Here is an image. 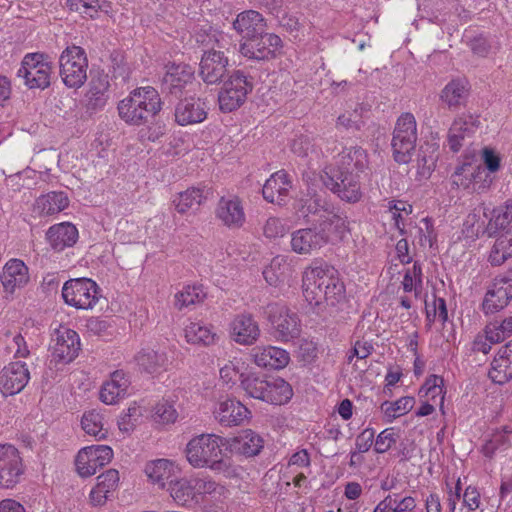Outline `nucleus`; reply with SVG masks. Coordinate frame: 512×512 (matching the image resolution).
Returning <instances> with one entry per match:
<instances>
[{
    "mask_svg": "<svg viewBox=\"0 0 512 512\" xmlns=\"http://www.w3.org/2000/svg\"><path fill=\"white\" fill-rule=\"evenodd\" d=\"M303 296L311 305L326 304L331 309H338L346 302L344 283L339 278L338 271L328 265L310 266L302 277Z\"/></svg>",
    "mask_w": 512,
    "mask_h": 512,
    "instance_id": "f257e3e1",
    "label": "nucleus"
},
{
    "mask_svg": "<svg viewBox=\"0 0 512 512\" xmlns=\"http://www.w3.org/2000/svg\"><path fill=\"white\" fill-rule=\"evenodd\" d=\"M322 223L294 231L291 235L292 251L307 255L321 249L328 243L342 241L349 232L348 222L341 215H324Z\"/></svg>",
    "mask_w": 512,
    "mask_h": 512,
    "instance_id": "f03ea898",
    "label": "nucleus"
},
{
    "mask_svg": "<svg viewBox=\"0 0 512 512\" xmlns=\"http://www.w3.org/2000/svg\"><path fill=\"white\" fill-rule=\"evenodd\" d=\"M161 106V98L155 88L139 87L119 102L118 113L126 123L139 126L154 118Z\"/></svg>",
    "mask_w": 512,
    "mask_h": 512,
    "instance_id": "7ed1b4c3",
    "label": "nucleus"
},
{
    "mask_svg": "<svg viewBox=\"0 0 512 512\" xmlns=\"http://www.w3.org/2000/svg\"><path fill=\"white\" fill-rule=\"evenodd\" d=\"M227 440L216 434H201L193 437L186 445V458L194 468L209 467L214 471L227 469L223 461L222 447Z\"/></svg>",
    "mask_w": 512,
    "mask_h": 512,
    "instance_id": "20e7f679",
    "label": "nucleus"
},
{
    "mask_svg": "<svg viewBox=\"0 0 512 512\" xmlns=\"http://www.w3.org/2000/svg\"><path fill=\"white\" fill-rule=\"evenodd\" d=\"M253 89V78L243 70H234L224 81L218 95L219 108L224 113L238 109Z\"/></svg>",
    "mask_w": 512,
    "mask_h": 512,
    "instance_id": "39448f33",
    "label": "nucleus"
},
{
    "mask_svg": "<svg viewBox=\"0 0 512 512\" xmlns=\"http://www.w3.org/2000/svg\"><path fill=\"white\" fill-rule=\"evenodd\" d=\"M417 141V125L411 113L402 114L395 125L391 146L396 162L406 164L411 160Z\"/></svg>",
    "mask_w": 512,
    "mask_h": 512,
    "instance_id": "423d86ee",
    "label": "nucleus"
},
{
    "mask_svg": "<svg viewBox=\"0 0 512 512\" xmlns=\"http://www.w3.org/2000/svg\"><path fill=\"white\" fill-rule=\"evenodd\" d=\"M88 60L80 46L67 47L59 58L60 75L69 88H78L87 79Z\"/></svg>",
    "mask_w": 512,
    "mask_h": 512,
    "instance_id": "0eeeda50",
    "label": "nucleus"
},
{
    "mask_svg": "<svg viewBox=\"0 0 512 512\" xmlns=\"http://www.w3.org/2000/svg\"><path fill=\"white\" fill-rule=\"evenodd\" d=\"M321 179L323 184L342 200L354 203L361 198L358 173L330 166L323 171Z\"/></svg>",
    "mask_w": 512,
    "mask_h": 512,
    "instance_id": "6e6552de",
    "label": "nucleus"
},
{
    "mask_svg": "<svg viewBox=\"0 0 512 512\" xmlns=\"http://www.w3.org/2000/svg\"><path fill=\"white\" fill-rule=\"evenodd\" d=\"M62 297L66 304L77 309H92L100 297V291L92 279L76 278L64 283Z\"/></svg>",
    "mask_w": 512,
    "mask_h": 512,
    "instance_id": "1a4fd4ad",
    "label": "nucleus"
},
{
    "mask_svg": "<svg viewBox=\"0 0 512 512\" xmlns=\"http://www.w3.org/2000/svg\"><path fill=\"white\" fill-rule=\"evenodd\" d=\"M265 315L276 339L287 342L300 335V320L285 305L270 303L265 308Z\"/></svg>",
    "mask_w": 512,
    "mask_h": 512,
    "instance_id": "9d476101",
    "label": "nucleus"
},
{
    "mask_svg": "<svg viewBox=\"0 0 512 512\" xmlns=\"http://www.w3.org/2000/svg\"><path fill=\"white\" fill-rule=\"evenodd\" d=\"M162 78V90L176 98L191 91L195 84V70L186 63H169Z\"/></svg>",
    "mask_w": 512,
    "mask_h": 512,
    "instance_id": "9b49d317",
    "label": "nucleus"
},
{
    "mask_svg": "<svg viewBox=\"0 0 512 512\" xmlns=\"http://www.w3.org/2000/svg\"><path fill=\"white\" fill-rule=\"evenodd\" d=\"M51 69V65L45 61L44 54L30 53L23 58L17 76L24 78L30 89H45L50 85Z\"/></svg>",
    "mask_w": 512,
    "mask_h": 512,
    "instance_id": "f8f14e48",
    "label": "nucleus"
},
{
    "mask_svg": "<svg viewBox=\"0 0 512 512\" xmlns=\"http://www.w3.org/2000/svg\"><path fill=\"white\" fill-rule=\"evenodd\" d=\"M228 57L214 46L204 50L199 63V76L207 85H216L228 75Z\"/></svg>",
    "mask_w": 512,
    "mask_h": 512,
    "instance_id": "ddd939ff",
    "label": "nucleus"
},
{
    "mask_svg": "<svg viewBox=\"0 0 512 512\" xmlns=\"http://www.w3.org/2000/svg\"><path fill=\"white\" fill-rule=\"evenodd\" d=\"M282 47L281 38L273 33H262L251 37L240 44V53L248 58L257 61H268L276 57Z\"/></svg>",
    "mask_w": 512,
    "mask_h": 512,
    "instance_id": "4468645a",
    "label": "nucleus"
},
{
    "mask_svg": "<svg viewBox=\"0 0 512 512\" xmlns=\"http://www.w3.org/2000/svg\"><path fill=\"white\" fill-rule=\"evenodd\" d=\"M24 471L19 451L10 444L0 445V488H14L20 482Z\"/></svg>",
    "mask_w": 512,
    "mask_h": 512,
    "instance_id": "2eb2a0df",
    "label": "nucleus"
},
{
    "mask_svg": "<svg viewBox=\"0 0 512 512\" xmlns=\"http://www.w3.org/2000/svg\"><path fill=\"white\" fill-rule=\"evenodd\" d=\"M113 450L107 445H92L82 448L75 459L76 470L81 477H90L98 468L108 464Z\"/></svg>",
    "mask_w": 512,
    "mask_h": 512,
    "instance_id": "dca6fc26",
    "label": "nucleus"
},
{
    "mask_svg": "<svg viewBox=\"0 0 512 512\" xmlns=\"http://www.w3.org/2000/svg\"><path fill=\"white\" fill-rule=\"evenodd\" d=\"M50 349L55 361L70 363L80 350L79 335L74 330L61 326L52 334Z\"/></svg>",
    "mask_w": 512,
    "mask_h": 512,
    "instance_id": "f3484780",
    "label": "nucleus"
},
{
    "mask_svg": "<svg viewBox=\"0 0 512 512\" xmlns=\"http://www.w3.org/2000/svg\"><path fill=\"white\" fill-rule=\"evenodd\" d=\"M512 299V269L495 278L492 288L487 291L482 303L485 314H493L504 307Z\"/></svg>",
    "mask_w": 512,
    "mask_h": 512,
    "instance_id": "a211bd4d",
    "label": "nucleus"
},
{
    "mask_svg": "<svg viewBox=\"0 0 512 512\" xmlns=\"http://www.w3.org/2000/svg\"><path fill=\"white\" fill-rule=\"evenodd\" d=\"M479 124L478 116L472 114L458 116L448 131L447 141L449 149L456 153L463 146L469 144Z\"/></svg>",
    "mask_w": 512,
    "mask_h": 512,
    "instance_id": "6ab92c4d",
    "label": "nucleus"
},
{
    "mask_svg": "<svg viewBox=\"0 0 512 512\" xmlns=\"http://www.w3.org/2000/svg\"><path fill=\"white\" fill-rule=\"evenodd\" d=\"M29 379L26 363L11 362L0 371V391L5 397L16 395L25 388Z\"/></svg>",
    "mask_w": 512,
    "mask_h": 512,
    "instance_id": "aec40b11",
    "label": "nucleus"
},
{
    "mask_svg": "<svg viewBox=\"0 0 512 512\" xmlns=\"http://www.w3.org/2000/svg\"><path fill=\"white\" fill-rule=\"evenodd\" d=\"M229 327L231 338L240 345H253L260 337L259 325L249 313L236 315Z\"/></svg>",
    "mask_w": 512,
    "mask_h": 512,
    "instance_id": "412c9836",
    "label": "nucleus"
},
{
    "mask_svg": "<svg viewBox=\"0 0 512 512\" xmlns=\"http://www.w3.org/2000/svg\"><path fill=\"white\" fill-rule=\"evenodd\" d=\"M175 121L181 126L203 122L207 118L205 103L200 98L186 97L175 107Z\"/></svg>",
    "mask_w": 512,
    "mask_h": 512,
    "instance_id": "4be33fe9",
    "label": "nucleus"
},
{
    "mask_svg": "<svg viewBox=\"0 0 512 512\" xmlns=\"http://www.w3.org/2000/svg\"><path fill=\"white\" fill-rule=\"evenodd\" d=\"M213 413L222 426L231 427L242 424L248 418L250 411L236 399L227 398L219 401Z\"/></svg>",
    "mask_w": 512,
    "mask_h": 512,
    "instance_id": "5701e85b",
    "label": "nucleus"
},
{
    "mask_svg": "<svg viewBox=\"0 0 512 512\" xmlns=\"http://www.w3.org/2000/svg\"><path fill=\"white\" fill-rule=\"evenodd\" d=\"M215 213L223 225L230 229H238L245 223L244 209L238 197H221Z\"/></svg>",
    "mask_w": 512,
    "mask_h": 512,
    "instance_id": "b1692460",
    "label": "nucleus"
},
{
    "mask_svg": "<svg viewBox=\"0 0 512 512\" xmlns=\"http://www.w3.org/2000/svg\"><path fill=\"white\" fill-rule=\"evenodd\" d=\"M0 281L6 292L13 293L29 282L28 267L20 259H11L4 265Z\"/></svg>",
    "mask_w": 512,
    "mask_h": 512,
    "instance_id": "393cba45",
    "label": "nucleus"
},
{
    "mask_svg": "<svg viewBox=\"0 0 512 512\" xmlns=\"http://www.w3.org/2000/svg\"><path fill=\"white\" fill-rule=\"evenodd\" d=\"M489 378L499 385L512 379V340L502 346L491 362Z\"/></svg>",
    "mask_w": 512,
    "mask_h": 512,
    "instance_id": "a878e982",
    "label": "nucleus"
},
{
    "mask_svg": "<svg viewBox=\"0 0 512 512\" xmlns=\"http://www.w3.org/2000/svg\"><path fill=\"white\" fill-rule=\"evenodd\" d=\"M233 28L246 41L264 33L266 21L258 11L246 10L237 15L233 21Z\"/></svg>",
    "mask_w": 512,
    "mask_h": 512,
    "instance_id": "bb28decb",
    "label": "nucleus"
},
{
    "mask_svg": "<svg viewBox=\"0 0 512 512\" xmlns=\"http://www.w3.org/2000/svg\"><path fill=\"white\" fill-rule=\"evenodd\" d=\"M291 187L288 174L284 170H280L266 180L262 188V194L266 201L282 205L285 203Z\"/></svg>",
    "mask_w": 512,
    "mask_h": 512,
    "instance_id": "cd10ccee",
    "label": "nucleus"
},
{
    "mask_svg": "<svg viewBox=\"0 0 512 512\" xmlns=\"http://www.w3.org/2000/svg\"><path fill=\"white\" fill-rule=\"evenodd\" d=\"M46 239L53 250L63 251L77 242L78 230L72 223L62 222L48 229Z\"/></svg>",
    "mask_w": 512,
    "mask_h": 512,
    "instance_id": "c85d7f7f",
    "label": "nucleus"
},
{
    "mask_svg": "<svg viewBox=\"0 0 512 512\" xmlns=\"http://www.w3.org/2000/svg\"><path fill=\"white\" fill-rule=\"evenodd\" d=\"M252 356L257 366L271 369L284 368L290 360L286 350L275 346L256 347Z\"/></svg>",
    "mask_w": 512,
    "mask_h": 512,
    "instance_id": "c756f323",
    "label": "nucleus"
},
{
    "mask_svg": "<svg viewBox=\"0 0 512 512\" xmlns=\"http://www.w3.org/2000/svg\"><path fill=\"white\" fill-rule=\"evenodd\" d=\"M109 79L107 74H98L92 77L89 83V90L86 93V108L96 112L104 108L108 100Z\"/></svg>",
    "mask_w": 512,
    "mask_h": 512,
    "instance_id": "7c9ffc66",
    "label": "nucleus"
},
{
    "mask_svg": "<svg viewBox=\"0 0 512 512\" xmlns=\"http://www.w3.org/2000/svg\"><path fill=\"white\" fill-rule=\"evenodd\" d=\"M369 166L368 154L360 146L344 148L338 155L334 168L362 173Z\"/></svg>",
    "mask_w": 512,
    "mask_h": 512,
    "instance_id": "2f4dec72",
    "label": "nucleus"
},
{
    "mask_svg": "<svg viewBox=\"0 0 512 512\" xmlns=\"http://www.w3.org/2000/svg\"><path fill=\"white\" fill-rule=\"evenodd\" d=\"M208 193L209 191L204 188L191 187L175 195L172 205L180 214H185L189 211L194 213L205 203Z\"/></svg>",
    "mask_w": 512,
    "mask_h": 512,
    "instance_id": "473e14b6",
    "label": "nucleus"
},
{
    "mask_svg": "<svg viewBox=\"0 0 512 512\" xmlns=\"http://www.w3.org/2000/svg\"><path fill=\"white\" fill-rule=\"evenodd\" d=\"M263 444L264 441L259 434L251 429H246L233 439L231 447L246 457H253L260 453Z\"/></svg>",
    "mask_w": 512,
    "mask_h": 512,
    "instance_id": "72a5a7b5",
    "label": "nucleus"
},
{
    "mask_svg": "<svg viewBox=\"0 0 512 512\" xmlns=\"http://www.w3.org/2000/svg\"><path fill=\"white\" fill-rule=\"evenodd\" d=\"M140 370L149 373H160L168 368V357L165 352L142 350L135 356Z\"/></svg>",
    "mask_w": 512,
    "mask_h": 512,
    "instance_id": "f704fd0d",
    "label": "nucleus"
},
{
    "mask_svg": "<svg viewBox=\"0 0 512 512\" xmlns=\"http://www.w3.org/2000/svg\"><path fill=\"white\" fill-rule=\"evenodd\" d=\"M468 98V89L461 80L449 82L441 91L440 99L449 110H457L464 106Z\"/></svg>",
    "mask_w": 512,
    "mask_h": 512,
    "instance_id": "c9c22d12",
    "label": "nucleus"
},
{
    "mask_svg": "<svg viewBox=\"0 0 512 512\" xmlns=\"http://www.w3.org/2000/svg\"><path fill=\"white\" fill-rule=\"evenodd\" d=\"M173 471V464L167 459H157L147 463L145 466L147 477L161 489H165L168 486L170 480H172Z\"/></svg>",
    "mask_w": 512,
    "mask_h": 512,
    "instance_id": "e433bc0d",
    "label": "nucleus"
},
{
    "mask_svg": "<svg viewBox=\"0 0 512 512\" xmlns=\"http://www.w3.org/2000/svg\"><path fill=\"white\" fill-rule=\"evenodd\" d=\"M292 396L293 391L291 385L283 378L278 377L268 380V386L263 401L273 405H282L288 402Z\"/></svg>",
    "mask_w": 512,
    "mask_h": 512,
    "instance_id": "4c0bfd02",
    "label": "nucleus"
},
{
    "mask_svg": "<svg viewBox=\"0 0 512 512\" xmlns=\"http://www.w3.org/2000/svg\"><path fill=\"white\" fill-rule=\"evenodd\" d=\"M438 159L435 144L426 143L420 146L416 159L417 175L419 179H427L436 166Z\"/></svg>",
    "mask_w": 512,
    "mask_h": 512,
    "instance_id": "58836bf2",
    "label": "nucleus"
},
{
    "mask_svg": "<svg viewBox=\"0 0 512 512\" xmlns=\"http://www.w3.org/2000/svg\"><path fill=\"white\" fill-rule=\"evenodd\" d=\"M69 205V199L64 192L52 191L41 195L36 200L37 209L41 214L53 215L63 211Z\"/></svg>",
    "mask_w": 512,
    "mask_h": 512,
    "instance_id": "ea45409f",
    "label": "nucleus"
},
{
    "mask_svg": "<svg viewBox=\"0 0 512 512\" xmlns=\"http://www.w3.org/2000/svg\"><path fill=\"white\" fill-rule=\"evenodd\" d=\"M188 343L209 346L215 342L216 334L203 322H190L184 329Z\"/></svg>",
    "mask_w": 512,
    "mask_h": 512,
    "instance_id": "a19ab883",
    "label": "nucleus"
},
{
    "mask_svg": "<svg viewBox=\"0 0 512 512\" xmlns=\"http://www.w3.org/2000/svg\"><path fill=\"white\" fill-rule=\"evenodd\" d=\"M165 489L169 491L173 500L180 505H186L195 500L193 478L172 479Z\"/></svg>",
    "mask_w": 512,
    "mask_h": 512,
    "instance_id": "79ce46f5",
    "label": "nucleus"
},
{
    "mask_svg": "<svg viewBox=\"0 0 512 512\" xmlns=\"http://www.w3.org/2000/svg\"><path fill=\"white\" fill-rule=\"evenodd\" d=\"M510 257H512V233L508 230L496 239L489 255V262L493 266H499Z\"/></svg>",
    "mask_w": 512,
    "mask_h": 512,
    "instance_id": "37998d69",
    "label": "nucleus"
},
{
    "mask_svg": "<svg viewBox=\"0 0 512 512\" xmlns=\"http://www.w3.org/2000/svg\"><path fill=\"white\" fill-rule=\"evenodd\" d=\"M240 385L246 394L263 401L268 380L255 373L240 374Z\"/></svg>",
    "mask_w": 512,
    "mask_h": 512,
    "instance_id": "c03bdc74",
    "label": "nucleus"
},
{
    "mask_svg": "<svg viewBox=\"0 0 512 512\" xmlns=\"http://www.w3.org/2000/svg\"><path fill=\"white\" fill-rule=\"evenodd\" d=\"M303 204L299 208L300 214L304 218H308L310 215L317 216L316 224L322 223V219H324V215H337L328 207H326V203L322 201L318 197H310L306 200H302ZM307 221H310L307 219Z\"/></svg>",
    "mask_w": 512,
    "mask_h": 512,
    "instance_id": "a18cd8bd",
    "label": "nucleus"
},
{
    "mask_svg": "<svg viewBox=\"0 0 512 512\" xmlns=\"http://www.w3.org/2000/svg\"><path fill=\"white\" fill-rule=\"evenodd\" d=\"M486 340L499 343L512 334V316L502 321H492L485 327Z\"/></svg>",
    "mask_w": 512,
    "mask_h": 512,
    "instance_id": "49530a36",
    "label": "nucleus"
},
{
    "mask_svg": "<svg viewBox=\"0 0 512 512\" xmlns=\"http://www.w3.org/2000/svg\"><path fill=\"white\" fill-rule=\"evenodd\" d=\"M206 297L201 286H186L181 292L175 295V306L178 309L189 307L200 303Z\"/></svg>",
    "mask_w": 512,
    "mask_h": 512,
    "instance_id": "de8ad7c7",
    "label": "nucleus"
},
{
    "mask_svg": "<svg viewBox=\"0 0 512 512\" xmlns=\"http://www.w3.org/2000/svg\"><path fill=\"white\" fill-rule=\"evenodd\" d=\"M103 416L96 411H89L84 413L81 425L83 430L89 434L94 436L95 438L101 440L106 437V431L103 429Z\"/></svg>",
    "mask_w": 512,
    "mask_h": 512,
    "instance_id": "09e8293b",
    "label": "nucleus"
},
{
    "mask_svg": "<svg viewBox=\"0 0 512 512\" xmlns=\"http://www.w3.org/2000/svg\"><path fill=\"white\" fill-rule=\"evenodd\" d=\"M414 405L413 397H402L395 402L385 401L381 405V409L384 411L385 417L391 422L393 419L408 413Z\"/></svg>",
    "mask_w": 512,
    "mask_h": 512,
    "instance_id": "8fccbe9b",
    "label": "nucleus"
},
{
    "mask_svg": "<svg viewBox=\"0 0 512 512\" xmlns=\"http://www.w3.org/2000/svg\"><path fill=\"white\" fill-rule=\"evenodd\" d=\"M105 3L106 0H67L66 5L71 11L79 12L89 18H95Z\"/></svg>",
    "mask_w": 512,
    "mask_h": 512,
    "instance_id": "3c124183",
    "label": "nucleus"
},
{
    "mask_svg": "<svg viewBox=\"0 0 512 512\" xmlns=\"http://www.w3.org/2000/svg\"><path fill=\"white\" fill-rule=\"evenodd\" d=\"M193 485L195 500L197 499V496L221 495L224 489L223 486H220L216 481L209 477L193 478Z\"/></svg>",
    "mask_w": 512,
    "mask_h": 512,
    "instance_id": "603ef678",
    "label": "nucleus"
},
{
    "mask_svg": "<svg viewBox=\"0 0 512 512\" xmlns=\"http://www.w3.org/2000/svg\"><path fill=\"white\" fill-rule=\"evenodd\" d=\"M389 210L392 213V219L400 235H405L406 230L404 228L402 212H405L407 215L410 214L412 206L404 201H391L389 202Z\"/></svg>",
    "mask_w": 512,
    "mask_h": 512,
    "instance_id": "864d4df0",
    "label": "nucleus"
},
{
    "mask_svg": "<svg viewBox=\"0 0 512 512\" xmlns=\"http://www.w3.org/2000/svg\"><path fill=\"white\" fill-rule=\"evenodd\" d=\"M177 411L174 404L168 400H162L154 408V418L164 424L174 423L177 419Z\"/></svg>",
    "mask_w": 512,
    "mask_h": 512,
    "instance_id": "5fc2aeb1",
    "label": "nucleus"
},
{
    "mask_svg": "<svg viewBox=\"0 0 512 512\" xmlns=\"http://www.w3.org/2000/svg\"><path fill=\"white\" fill-rule=\"evenodd\" d=\"M119 473L116 469H109L97 477L96 487L110 495L117 489Z\"/></svg>",
    "mask_w": 512,
    "mask_h": 512,
    "instance_id": "6e6d98bb",
    "label": "nucleus"
},
{
    "mask_svg": "<svg viewBox=\"0 0 512 512\" xmlns=\"http://www.w3.org/2000/svg\"><path fill=\"white\" fill-rule=\"evenodd\" d=\"M397 437L393 428L384 429L375 440V452L379 454L387 452L396 443Z\"/></svg>",
    "mask_w": 512,
    "mask_h": 512,
    "instance_id": "4d7b16f0",
    "label": "nucleus"
},
{
    "mask_svg": "<svg viewBox=\"0 0 512 512\" xmlns=\"http://www.w3.org/2000/svg\"><path fill=\"white\" fill-rule=\"evenodd\" d=\"M126 393L117 389L113 383H104L100 391V400L105 404H116Z\"/></svg>",
    "mask_w": 512,
    "mask_h": 512,
    "instance_id": "13d9d810",
    "label": "nucleus"
},
{
    "mask_svg": "<svg viewBox=\"0 0 512 512\" xmlns=\"http://www.w3.org/2000/svg\"><path fill=\"white\" fill-rule=\"evenodd\" d=\"M301 361L305 364L312 363L318 355V348L315 342L307 339H302L299 344L298 350Z\"/></svg>",
    "mask_w": 512,
    "mask_h": 512,
    "instance_id": "bf43d9fd",
    "label": "nucleus"
},
{
    "mask_svg": "<svg viewBox=\"0 0 512 512\" xmlns=\"http://www.w3.org/2000/svg\"><path fill=\"white\" fill-rule=\"evenodd\" d=\"M494 217L490 219L485 229V233L489 237L495 236L500 230H504L509 224V220L504 218V215L498 210L494 209Z\"/></svg>",
    "mask_w": 512,
    "mask_h": 512,
    "instance_id": "052dcab7",
    "label": "nucleus"
},
{
    "mask_svg": "<svg viewBox=\"0 0 512 512\" xmlns=\"http://www.w3.org/2000/svg\"><path fill=\"white\" fill-rule=\"evenodd\" d=\"M263 233L267 238H276L284 235L285 227L280 219L271 217L266 221L263 227Z\"/></svg>",
    "mask_w": 512,
    "mask_h": 512,
    "instance_id": "680f3d73",
    "label": "nucleus"
},
{
    "mask_svg": "<svg viewBox=\"0 0 512 512\" xmlns=\"http://www.w3.org/2000/svg\"><path fill=\"white\" fill-rule=\"evenodd\" d=\"M374 430L372 428H367L363 430L356 438V450L359 453L367 452L374 441Z\"/></svg>",
    "mask_w": 512,
    "mask_h": 512,
    "instance_id": "e2e57ef3",
    "label": "nucleus"
},
{
    "mask_svg": "<svg viewBox=\"0 0 512 512\" xmlns=\"http://www.w3.org/2000/svg\"><path fill=\"white\" fill-rule=\"evenodd\" d=\"M422 223L425 226L426 232L424 233V229L422 227H419L420 244L422 246L428 244L429 247H432L434 245V243L436 242V234L434 231L432 221L429 218H424L422 220Z\"/></svg>",
    "mask_w": 512,
    "mask_h": 512,
    "instance_id": "0e129e2a",
    "label": "nucleus"
},
{
    "mask_svg": "<svg viewBox=\"0 0 512 512\" xmlns=\"http://www.w3.org/2000/svg\"><path fill=\"white\" fill-rule=\"evenodd\" d=\"M277 270H280V260L278 258L273 259L271 264L263 270V276L269 285L276 286L279 282L283 273Z\"/></svg>",
    "mask_w": 512,
    "mask_h": 512,
    "instance_id": "69168bd1",
    "label": "nucleus"
},
{
    "mask_svg": "<svg viewBox=\"0 0 512 512\" xmlns=\"http://www.w3.org/2000/svg\"><path fill=\"white\" fill-rule=\"evenodd\" d=\"M357 118L356 113L342 114L337 119V127L345 130H360L362 122Z\"/></svg>",
    "mask_w": 512,
    "mask_h": 512,
    "instance_id": "338daca9",
    "label": "nucleus"
},
{
    "mask_svg": "<svg viewBox=\"0 0 512 512\" xmlns=\"http://www.w3.org/2000/svg\"><path fill=\"white\" fill-rule=\"evenodd\" d=\"M463 504L470 511H474L480 506V493L475 487L468 486L463 494Z\"/></svg>",
    "mask_w": 512,
    "mask_h": 512,
    "instance_id": "774afa93",
    "label": "nucleus"
}]
</instances>
